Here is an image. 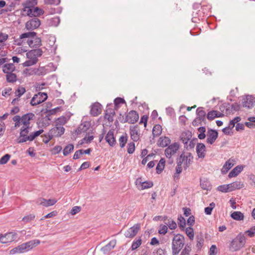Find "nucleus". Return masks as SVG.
<instances>
[{
    "label": "nucleus",
    "instance_id": "1",
    "mask_svg": "<svg viewBox=\"0 0 255 255\" xmlns=\"http://www.w3.org/2000/svg\"><path fill=\"white\" fill-rule=\"evenodd\" d=\"M36 33L35 32H28L21 34L19 38L15 41V44L22 45L25 42V39L28 38L26 42L30 48H37L41 45V40L40 38L36 37Z\"/></svg>",
    "mask_w": 255,
    "mask_h": 255
},
{
    "label": "nucleus",
    "instance_id": "2",
    "mask_svg": "<svg viewBox=\"0 0 255 255\" xmlns=\"http://www.w3.org/2000/svg\"><path fill=\"white\" fill-rule=\"evenodd\" d=\"M31 129L32 127H21L20 129L19 135L16 139L17 142L21 143L27 141H32L43 132V129L31 132Z\"/></svg>",
    "mask_w": 255,
    "mask_h": 255
},
{
    "label": "nucleus",
    "instance_id": "3",
    "mask_svg": "<svg viewBox=\"0 0 255 255\" xmlns=\"http://www.w3.org/2000/svg\"><path fill=\"white\" fill-rule=\"evenodd\" d=\"M246 237L243 234H239L231 242L229 249L232 252H236L243 248L246 244Z\"/></svg>",
    "mask_w": 255,
    "mask_h": 255
},
{
    "label": "nucleus",
    "instance_id": "4",
    "mask_svg": "<svg viewBox=\"0 0 255 255\" xmlns=\"http://www.w3.org/2000/svg\"><path fill=\"white\" fill-rule=\"evenodd\" d=\"M184 245V237L180 234L174 236L172 243V255H177Z\"/></svg>",
    "mask_w": 255,
    "mask_h": 255
},
{
    "label": "nucleus",
    "instance_id": "5",
    "mask_svg": "<svg viewBox=\"0 0 255 255\" xmlns=\"http://www.w3.org/2000/svg\"><path fill=\"white\" fill-rule=\"evenodd\" d=\"M40 243L39 240L30 241L16 247L18 254L23 253L32 249L34 247L37 246Z\"/></svg>",
    "mask_w": 255,
    "mask_h": 255
},
{
    "label": "nucleus",
    "instance_id": "6",
    "mask_svg": "<svg viewBox=\"0 0 255 255\" xmlns=\"http://www.w3.org/2000/svg\"><path fill=\"white\" fill-rule=\"evenodd\" d=\"M180 147L179 144L178 142H174L170 144L165 150V155L166 157L170 160V163L173 162L172 156L174 155Z\"/></svg>",
    "mask_w": 255,
    "mask_h": 255
},
{
    "label": "nucleus",
    "instance_id": "7",
    "mask_svg": "<svg viewBox=\"0 0 255 255\" xmlns=\"http://www.w3.org/2000/svg\"><path fill=\"white\" fill-rule=\"evenodd\" d=\"M17 235L15 232H8L4 234H0V243L6 244L16 240Z\"/></svg>",
    "mask_w": 255,
    "mask_h": 255
},
{
    "label": "nucleus",
    "instance_id": "8",
    "mask_svg": "<svg viewBox=\"0 0 255 255\" xmlns=\"http://www.w3.org/2000/svg\"><path fill=\"white\" fill-rule=\"evenodd\" d=\"M47 99V94L45 93L39 92L37 94H35L32 98L30 104L32 106H36L44 101Z\"/></svg>",
    "mask_w": 255,
    "mask_h": 255
},
{
    "label": "nucleus",
    "instance_id": "9",
    "mask_svg": "<svg viewBox=\"0 0 255 255\" xmlns=\"http://www.w3.org/2000/svg\"><path fill=\"white\" fill-rule=\"evenodd\" d=\"M40 24L41 22L39 19L34 17L26 22L25 28L27 30H32L39 27Z\"/></svg>",
    "mask_w": 255,
    "mask_h": 255
},
{
    "label": "nucleus",
    "instance_id": "10",
    "mask_svg": "<svg viewBox=\"0 0 255 255\" xmlns=\"http://www.w3.org/2000/svg\"><path fill=\"white\" fill-rule=\"evenodd\" d=\"M193 157L191 153H187L186 154H181L178 161H180L181 164H184L186 168L189 167L192 162Z\"/></svg>",
    "mask_w": 255,
    "mask_h": 255
},
{
    "label": "nucleus",
    "instance_id": "11",
    "mask_svg": "<svg viewBox=\"0 0 255 255\" xmlns=\"http://www.w3.org/2000/svg\"><path fill=\"white\" fill-rule=\"evenodd\" d=\"M242 104L244 107L251 109L255 104V98L251 95L246 96L242 99Z\"/></svg>",
    "mask_w": 255,
    "mask_h": 255
},
{
    "label": "nucleus",
    "instance_id": "12",
    "mask_svg": "<svg viewBox=\"0 0 255 255\" xmlns=\"http://www.w3.org/2000/svg\"><path fill=\"white\" fill-rule=\"evenodd\" d=\"M140 228L139 224H136L132 227L129 228L125 233V236L126 238H132L134 237L138 233Z\"/></svg>",
    "mask_w": 255,
    "mask_h": 255
},
{
    "label": "nucleus",
    "instance_id": "13",
    "mask_svg": "<svg viewBox=\"0 0 255 255\" xmlns=\"http://www.w3.org/2000/svg\"><path fill=\"white\" fill-rule=\"evenodd\" d=\"M139 119L138 113L135 111H130L127 115L125 122H128L130 124H134Z\"/></svg>",
    "mask_w": 255,
    "mask_h": 255
},
{
    "label": "nucleus",
    "instance_id": "14",
    "mask_svg": "<svg viewBox=\"0 0 255 255\" xmlns=\"http://www.w3.org/2000/svg\"><path fill=\"white\" fill-rule=\"evenodd\" d=\"M129 132L131 139L134 141H137L140 136V130L138 126L130 127Z\"/></svg>",
    "mask_w": 255,
    "mask_h": 255
},
{
    "label": "nucleus",
    "instance_id": "15",
    "mask_svg": "<svg viewBox=\"0 0 255 255\" xmlns=\"http://www.w3.org/2000/svg\"><path fill=\"white\" fill-rule=\"evenodd\" d=\"M65 131V128L62 126H56L51 128L49 131L50 136L53 137H59L61 136Z\"/></svg>",
    "mask_w": 255,
    "mask_h": 255
},
{
    "label": "nucleus",
    "instance_id": "16",
    "mask_svg": "<svg viewBox=\"0 0 255 255\" xmlns=\"http://www.w3.org/2000/svg\"><path fill=\"white\" fill-rule=\"evenodd\" d=\"M35 116L34 114L32 113H29L25 114L22 116V127H31L30 126V122L33 121Z\"/></svg>",
    "mask_w": 255,
    "mask_h": 255
},
{
    "label": "nucleus",
    "instance_id": "17",
    "mask_svg": "<svg viewBox=\"0 0 255 255\" xmlns=\"http://www.w3.org/2000/svg\"><path fill=\"white\" fill-rule=\"evenodd\" d=\"M57 200L55 199L46 200L43 198L37 199L36 203L38 205H41L45 207H49L54 205Z\"/></svg>",
    "mask_w": 255,
    "mask_h": 255
},
{
    "label": "nucleus",
    "instance_id": "18",
    "mask_svg": "<svg viewBox=\"0 0 255 255\" xmlns=\"http://www.w3.org/2000/svg\"><path fill=\"white\" fill-rule=\"evenodd\" d=\"M207 138L206 139L207 142L209 144H213L218 136V132L213 129H210L207 132Z\"/></svg>",
    "mask_w": 255,
    "mask_h": 255
},
{
    "label": "nucleus",
    "instance_id": "19",
    "mask_svg": "<svg viewBox=\"0 0 255 255\" xmlns=\"http://www.w3.org/2000/svg\"><path fill=\"white\" fill-rule=\"evenodd\" d=\"M90 123L88 122H84L82 123L78 128L76 131L78 134H80L82 132H88L87 131H92L91 129Z\"/></svg>",
    "mask_w": 255,
    "mask_h": 255
},
{
    "label": "nucleus",
    "instance_id": "20",
    "mask_svg": "<svg viewBox=\"0 0 255 255\" xmlns=\"http://www.w3.org/2000/svg\"><path fill=\"white\" fill-rule=\"evenodd\" d=\"M101 107L102 105L97 102L95 103L91 106V108L90 110L91 114L93 116H97L101 113Z\"/></svg>",
    "mask_w": 255,
    "mask_h": 255
},
{
    "label": "nucleus",
    "instance_id": "21",
    "mask_svg": "<svg viewBox=\"0 0 255 255\" xmlns=\"http://www.w3.org/2000/svg\"><path fill=\"white\" fill-rule=\"evenodd\" d=\"M197 155L200 158H204L206 155V147L203 143H198L196 146Z\"/></svg>",
    "mask_w": 255,
    "mask_h": 255
},
{
    "label": "nucleus",
    "instance_id": "22",
    "mask_svg": "<svg viewBox=\"0 0 255 255\" xmlns=\"http://www.w3.org/2000/svg\"><path fill=\"white\" fill-rule=\"evenodd\" d=\"M170 142L171 140L168 137L162 136L159 137L157 141V144L159 147H164L169 146Z\"/></svg>",
    "mask_w": 255,
    "mask_h": 255
},
{
    "label": "nucleus",
    "instance_id": "23",
    "mask_svg": "<svg viewBox=\"0 0 255 255\" xmlns=\"http://www.w3.org/2000/svg\"><path fill=\"white\" fill-rule=\"evenodd\" d=\"M105 139L106 141L109 143V144L111 146H113L116 144V141L114 137L113 130H110L108 131L106 136Z\"/></svg>",
    "mask_w": 255,
    "mask_h": 255
},
{
    "label": "nucleus",
    "instance_id": "24",
    "mask_svg": "<svg viewBox=\"0 0 255 255\" xmlns=\"http://www.w3.org/2000/svg\"><path fill=\"white\" fill-rule=\"evenodd\" d=\"M43 51L41 49H36L31 50L26 53L27 58H35L37 59L38 57H40L42 55Z\"/></svg>",
    "mask_w": 255,
    "mask_h": 255
},
{
    "label": "nucleus",
    "instance_id": "25",
    "mask_svg": "<svg viewBox=\"0 0 255 255\" xmlns=\"http://www.w3.org/2000/svg\"><path fill=\"white\" fill-rule=\"evenodd\" d=\"M197 118L198 120L203 122V124H206V112L203 110V107H199L196 110Z\"/></svg>",
    "mask_w": 255,
    "mask_h": 255
},
{
    "label": "nucleus",
    "instance_id": "26",
    "mask_svg": "<svg viewBox=\"0 0 255 255\" xmlns=\"http://www.w3.org/2000/svg\"><path fill=\"white\" fill-rule=\"evenodd\" d=\"M230 192L237 189H240L244 187V183L241 181H235L228 184Z\"/></svg>",
    "mask_w": 255,
    "mask_h": 255
},
{
    "label": "nucleus",
    "instance_id": "27",
    "mask_svg": "<svg viewBox=\"0 0 255 255\" xmlns=\"http://www.w3.org/2000/svg\"><path fill=\"white\" fill-rule=\"evenodd\" d=\"M141 179L138 178L136 181V184L137 185L138 182L140 185V186L138 187L140 190H143L145 189L149 188L153 186V183L151 182H141Z\"/></svg>",
    "mask_w": 255,
    "mask_h": 255
},
{
    "label": "nucleus",
    "instance_id": "28",
    "mask_svg": "<svg viewBox=\"0 0 255 255\" xmlns=\"http://www.w3.org/2000/svg\"><path fill=\"white\" fill-rule=\"evenodd\" d=\"M116 245V240H113L111 241L107 245L103 247L101 250L105 253L106 254L108 252L110 251L111 250L114 249V248Z\"/></svg>",
    "mask_w": 255,
    "mask_h": 255
},
{
    "label": "nucleus",
    "instance_id": "29",
    "mask_svg": "<svg viewBox=\"0 0 255 255\" xmlns=\"http://www.w3.org/2000/svg\"><path fill=\"white\" fill-rule=\"evenodd\" d=\"M244 167L242 165H238L235 167L229 174V178L237 176L243 170Z\"/></svg>",
    "mask_w": 255,
    "mask_h": 255
},
{
    "label": "nucleus",
    "instance_id": "30",
    "mask_svg": "<svg viewBox=\"0 0 255 255\" xmlns=\"http://www.w3.org/2000/svg\"><path fill=\"white\" fill-rule=\"evenodd\" d=\"M234 164L233 160L229 159L226 162L222 168V172L224 174H226L234 166Z\"/></svg>",
    "mask_w": 255,
    "mask_h": 255
},
{
    "label": "nucleus",
    "instance_id": "31",
    "mask_svg": "<svg viewBox=\"0 0 255 255\" xmlns=\"http://www.w3.org/2000/svg\"><path fill=\"white\" fill-rule=\"evenodd\" d=\"M223 116V114L217 111H211L208 113L207 118L209 120L211 121L213 120L215 118L221 117Z\"/></svg>",
    "mask_w": 255,
    "mask_h": 255
},
{
    "label": "nucleus",
    "instance_id": "32",
    "mask_svg": "<svg viewBox=\"0 0 255 255\" xmlns=\"http://www.w3.org/2000/svg\"><path fill=\"white\" fill-rule=\"evenodd\" d=\"M94 139V136L93 135V132L88 131L86 133L85 136L81 140L80 143L81 144L83 143H90L92 140Z\"/></svg>",
    "mask_w": 255,
    "mask_h": 255
},
{
    "label": "nucleus",
    "instance_id": "33",
    "mask_svg": "<svg viewBox=\"0 0 255 255\" xmlns=\"http://www.w3.org/2000/svg\"><path fill=\"white\" fill-rule=\"evenodd\" d=\"M15 67L13 64L8 63L5 64L3 67L2 71L4 73L8 74L12 73L15 70Z\"/></svg>",
    "mask_w": 255,
    "mask_h": 255
},
{
    "label": "nucleus",
    "instance_id": "34",
    "mask_svg": "<svg viewBox=\"0 0 255 255\" xmlns=\"http://www.w3.org/2000/svg\"><path fill=\"white\" fill-rule=\"evenodd\" d=\"M231 217L236 221H242L244 219L243 213L240 211H235L233 212L231 215Z\"/></svg>",
    "mask_w": 255,
    "mask_h": 255
},
{
    "label": "nucleus",
    "instance_id": "35",
    "mask_svg": "<svg viewBox=\"0 0 255 255\" xmlns=\"http://www.w3.org/2000/svg\"><path fill=\"white\" fill-rule=\"evenodd\" d=\"M197 244L196 247L198 249H201L204 244V240L202 234L197 235L196 238Z\"/></svg>",
    "mask_w": 255,
    "mask_h": 255
},
{
    "label": "nucleus",
    "instance_id": "36",
    "mask_svg": "<svg viewBox=\"0 0 255 255\" xmlns=\"http://www.w3.org/2000/svg\"><path fill=\"white\" fill-rule=\"evenodd\" d=\"M162 132V128L159 125H155L152 129V134L153 136H157Z\"/></svg>",
    "mask_w": 255,
    "mask_h": 255
},
{
    "label": "nucleus",
    "instance_id": "37",
    "mask_svg": "<svg viewBox=\"0 0 255 255\" xmlns=\"http://www.w3.org/2000/svg\"><path fill=\"white\" fill-rule=\"evenodd\" d=\"M165 161L164 159L161 158L159 163H158L156 169V172L158 174H159L161 172V171L163 170L165 166Z\"/></svg>",
    "mask_w": 255,
    "mask_h": 255
},
{
    "label": "nucleus",
    "instance_id": "38",
    "mask_svg": "<svg viewBox=\"0 0 255 255\" xmlns=\"http://www.w3.org/2000/svg\"><path fill=\"white\" fill-rule=\"evenodd\" d=\"M29 59L23 63V65L25 67H29L35 64L37 61L38 59L35 58H28Z\"/></svg>",
    "mask_w": 255,
    "mask_h": 255
},
{
    "label": "nucleus",
    "instance_id": "39",
    "mask_svg": "<svg viewBox=\"0 0 255 255\" xmlns=\"http://www.w3.org/2000/svg\"><path fill=\"white\" fill-rule=\"evenodd\" d=\"M191 134L190 133H183L182 134L181 136V140L182 141L185 146L188 144V141L190 139Z\"/></svg>",
    "mask_w": 255,
    "mask_h": 255
},
{
    "label": "nucleus",
    "instance_id": "40",
    "mask_svg": "<svg viewBox=\"0 0 255 255\" xmlns=\"http://www.w3.org/2000/svg\"><path fill=\"white\" fill-rule=\"evenodd\" d=\"M178 221L179 228L181 230H183L186 226L185 219L181 215H180L178 218Z\"/></svg>",
    "mask_w": 255,
    "mask_h": 255
},
{
    "label": "nucleus",
    "instance_id": "41",
    "mask_svg": "<svg viewBox=\"0 0 255 255\" xmlns=\"http://www.w3.org/2000/svg\"><path fill=\"white\" fill-rule=\"evenodd\" d=\"M74 149V145L72 144H69L63 149V154L65 156L68 155Z\"/></svg>",
    "mask_w": 255,
    "mask_h": 255
},
{
    "label": "nucleus",
    "instance_id": "42",
    "mask_svg": "<svg viewBox=\"0 0 255 255\" xmlns=\"http://www.w3.org/2000/svg\"><path fill=\"white\" fill-rule=\"evenodd\" d=\"M44 13V10L38 7L33 8V16L36 17Z\"/></svg>",
    "mask_w": 255,
    "mask_h": 255
},
{
    "label": "nucleus",
    "instance_id": "43",
    "mask_svg": "<svg viewBox=\"0 0 255 255\" xmlns=\"http://www.w3.org/2000/svg\"><path fill=\"white\" fill-rule=\"evenodd\" d=\"M128 140V136L127 134L125 135H122L119 138V143L120 145L121 148H123L126 144L127 143Z\"/></svg>",
    "mask_w": 255,
    "mask_h": 255
},
{
    "label": "nucleus",
    "instance_id": "44",
    "mask_svg": "<svg viewBox=\"0 0 255 255\" xmlns=\"http://www.w3.org/2000/svg\"><path fill=\"white\" fill-rule=\"evenodd\" d=\"M6 78L8 82H14L16 81V76L12 73L6 74Z\"/></svg>",
    "mask_w": 255,
    "mask_h": 255
},
{
    "label": "nucleus",
    "instance_id": "45",
    "mask_svg": "<svg viewBox=\"0 0 255 255\" xmlns=\"http://www.w3.org/2000/svg\"><path fill=\"white\" fill-rule=\"evenodd\" d=\"M185 232L188 238L191 240H193L194 237L193 229L191 227H188L186 229Z\"/></svg>",
    "mask_w": 255,
    "mask_h": 255
},
{
    "label": "nucleus",
    "instance_id": "46",
    "mask_svg": "<svg viewBox=\"0 0 255 255\" xmlns=\"http://www.w3.org/2000/svg\"><path fill=\"white\" fill-rule=\"evenodd\" d=\"M66 122H67L66 118L64 116H62V117L58 118L56 120V121L55 122V124H56V126H61L64 125L65 124H66Z\"/></svg>",
    "mask_w": 255,
    "mask_h": 255
},
{
    "label": "nucleus",
    "instance_id": "47",
    "mask_svg": "<svg viewBox=\"0 0 255 255\" xmlns=\"http://www.w3.org/2000/svg\"><path fill=\"white\" fill-rule=\"evenodd\" d=\"M165 224L170 230H174L177 228V224L173 220L169 219Z\"/></svg>",
    "mask_w": 255,
    "mask_h": 255
},
{
    "label": "nucleus",
    "instance_id": "48",
    "mask_svg": "<svg viewBox=\"0 0 255 255\" xmlns=\"http://www.w3.org/2000/svg\"><path fill=\"white\" fill-rule=\"evenodd\" d=\"M114 115V111H113V110H110V112L108 113V110H107L105 116V119H107L109 122H112L113 121V117Z\"/></svg>",
    "mask_w": 255,
    "mask_h": 255
},
{
    "label": "nucleus",
    "instance_id": "49",
    "mask_svg": "<svg viewBox=\"0 0 255 255\" xmlns=\"http://www.w3.org/2000/svg\"><path fill=\"white\" fill-rule=\"evenodd\" d=\"M51 119H50L48 116H46L45 117L42 118L41 120V123L43 127H47L50 125Z\"/></svg>",
    "mask_w": 255,
    "mask_h": 255
},
{
    "label": "nucleus",
    "instance_id": "50",
    "mask_svg": "<svg viewBox=\"0 0 255 255\" xmlns=\"http://www.w3.org/2000/svg\"><path fill=\"white\" fill-rule=\"evenodd\" d=\"M217 189L218 191L222 192H230L229 187L228 184H225L222 185H220L218 187Z\"/></svg>",
    "mask_w": 255,
    "mask_h": 255
},
{
    "label": "nucleus",
    "instance_id": "51",
    "mask_svg": "<svg viewBox=\"0 0 255 255\" xmlns=\"http://www.w3.org/2000/svg\"><path fill=\"white\" fill-rule=\"evenodd\" d=\"M215 207V204L214 202H212L210 204V206L209 207H206L205 208V213L206 215H210L212 213V211L213 209Z\"/></svg>",
    "mask_w": 255,
    "mask_h": 255
},
{
    "label": "nucleus",
    "instance_id": "52",
    "mask_svg": "<svg viewBox=\"0 0 255 255\" xmlns=\"http://www.w3.org/2000/svg\"><path fill=\"white\" fill-rule=\"evenodd\" d=\"M168 227L165 225H160L159 227L158 233L162 235H165L167 233Z\"/></svg>",
    "mask_w": 255,
    "mask_h": 255
},
{
    "label": "nucleus",
    "instance_id": "53",
    "mask_svg": "<svg viewBox=\"0 0 255 255\" xmlns=\"http://www.w3.org/2000/svg\"><path fill=\"white\" fill-rule=\"evenodd\" d=\"M141 244V240L138 239L133 242L131 245V250H134L137 249Z\"/></svg>",
    "mask_w": 255,
    "mask_h": 255
},
{
    "label": "nucleus",
    "instance_id": "54",
    "mask_svg": "<svg viewBox=\"0 0 255 255\" xmlns=\"http://www.w3.org/2000/svg\"><path fill=\"white\" fill-rule=\"evenodd\" d=\"M200 185L203 189L209 190L210 188V185L209 182L201 180Z\"/></svg>",
    "mask_w": 255,
    "mask_h": 255
},
{
    "label": "nucleus",
    "instance_id": "55",
    "mask_svg": "<svg viewBox=\"0 0 255 255\" xmlns=\"http://www.w3.org/2000/svg\"><path fill=\"white\" fill-rule=\"evenodd\" d=\"M135 150V144L133 142H129L128 145V152L129 154H132Z\"/></svg>",
    "mask_w": 255,
    "mask_h": 255
},
{
    "label": "nucleus",
    "instance_id": "56",
    "mask_svg": "<svg viewBox=\"0 0 255 255\" xmlns=\"http://www.w3.org/2000/svg\"><path fill=\"white\" fill-rule=\"evenodd\" d=\"M25 92V89L24 88L22 87H19L15 91V96L19 98L22 95H23Z\"/></svg>",
    "mask_w": 255,
    "mask_h": 255
},
{
    "label": "nucleus",
    "instance_id": "57",
    "mask_svg": "<svg viewBox=\"0 0 255 255\" xmlns=\"http://www.w3.org/2000/svg\"><path fill=\"white\" fill-rule=\"evenodd\" d=\"M10 157V155L6 154L0 159V164H4L7 162Z\"/></svg>",
    "mask_w": 255,
    "mask_h": 255
},
{
    "label": "nucleus",
    "instance_id": "58",
    "mask_svg": "<svg viewBox=\"0 0 255 255\" xmlns=\"http://www.w3.org/2000/svg\"><path fill=\"white\" fill-rule=\"evenodd\" d=\"M22 6L23 7H31L34 5L35 4V1L32 0H27L24 2H23L22 4Z\"/></svg>",
    "mask_w": 255,
    "mask_h": 255
},
{
    "label": "nucleus",
    "instance_id": "59",
    "mask_svg": "<svg viewBox=\"0 0 255 255\" xmlns=\"http://www.w3.org/2000/svg\"><path fill=\"white\" fill-rule=\"evenodd\" d=\"M34 218L35 215L34 214H29L27 216H24L22 218V221L25 223H28L34 220Z\"/></svg>",
    "mask_w": 255,
    "mask_h": 255
},
{
    "label": "nucleus",
    "instance_id": "60",
    "mask_svg": "<svg viewBox=\"0 0 255 255\" xmlns=\"http://www.w3.org/2000/svg\"><path fill=\"white\" fill-rule=\"evenodd\" d=\"M23 11L25 12L27 15L32 17L33 16V8L31 7H23L22 9Z\"/></svg>",
    "mask_w": 255,
    "mask_h": 255
},
{
    "label": "nucleus",
    "instance_id": "61",
    "mask_svg": "<svg viewBox=\"0 0 255 255\" xmlns=\"http://www.w3.org/2000/svg\"><path fill=\"white\" fill-rule=\"evenodd\" d=\"M50 23L52 25L56 26L60 23V19L58 17H54L50 20Z\"/></svg>",
    "mask_w": 255,
    "mask_h": 255
},
{
    "label": "nucleus",
    "instance_id": "62",
    "mask_svg": "<svg viewBox=\"0 0 255 255\" xmlns=\"http://www.w3.org/2000/svg\"><path fill=\"white\" fill-rule=\"evenodd\" d=\"M217 253V249L216 245H212L209 250V255H216Z\"/></svg>",
    "mask_w": 255,
    "mask_h": 255
},
{
    "label": "nucleus",
    "instance_id": "63",
    "mask_svg": "<svg viewBox=\"0 0 255 255\" xmlns=\"http://www.w3.org/2000/svg\"><path fill=\"white\" fill-rule=\"evenodd\" d=\"M246 233L250 237H253L255 235V226L253 227L250 230L247 231Z\"/></svg>",
    "mask_w": 255,
    "mask_h": 255
},
{
    "label": "nucleus",
    "instance_id": "64",
    "mask_svg": "<svg viewBox=\"0 0 255 255\" xmlns=\"http://www.w3.org/2000/svg\"><path fill=\"white\" fill-rule=\"evenodd\" d=\"M8 37V34L2 32L0 33V43L5 41Z\"/></svg>",
    "mask_w": 255,
    "mask_h": 255
}]
</instances>
